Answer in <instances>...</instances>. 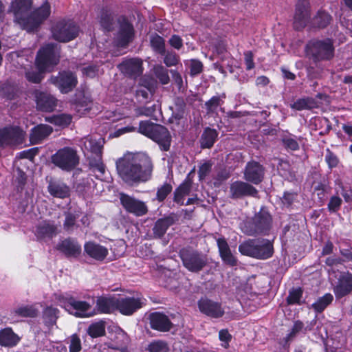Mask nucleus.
Instances as JSON below:
<instances>
[{
	"mask_svg": "<svg viewBox=\"0 0 352 352\" xmlns=\"http://www.w3.org/2000/svg\"><path fill=\"white\" fill-rule=\"evenodd\" d=\"M59 61V46L50 43L43 46L38 52L36 64L39 72L28 71L25 76L28 81L38 83L42 79L41 73L50 71Z\"/></svg>",
	"mask_w": 352,
	"mask_h": 352,
	"instance_id": "nucleus-2",
	"label": "nucleus"
},
{
	"mask_svg": "<svg viewBox=\"0 0 352 352\" xmlns=\"http://www.w3.org/2000/svg\"><path fill=\"white\" fill-rule=\"evenodd\" d=\"M146 304V299L141 296L117 298V310L125 316L132 315Z\"/></svg>",
	"mask_w": 352,
	"mask_h": 352,
	"instance_id": "nucleus-15",
	"label": "nucleus"
},
{
	"mask_svg": "<svg viewBox=\"0 0 352 352\" xmlns=\"http://www.w3.org/2000/svg\"><path fill=\"white\" fill-rule=\"evenodd\" d=\"M336 298H342L352 292V274H342L338 278V283L333 289Z\"/></svg>",
	"mask_w": 352,
	"mask_h": 352,
	"instance_id": "nucleus-24",
	"label": "nucleus"
},
{
	"mask_svg": "<svg viewBox=\"0 0 352 352\" xmlns=\"http://www.w3.org/2000/svg\"><path fill=\"white\" fill-rule=\"evenodd\" d=\"M272 217L264 208L255 214L252 220L245 224L244 232L248 235L266 234L270 230Z\"/></svg>",
	"mask_w": 352,
	"mask_h": 352,
	"instance_id": "nucleus-8",
	"label": "nucleus"
},
{
	"mask_svg": "<svg viewBox=\"0 0 352 352\" xmlns=\"http://www.w3.org/2000/svg\"><path fill=\"white\" fill-rule=\"evenodd\" d=\"M211 169V165L209 163L203 164L199 169L198 175L199 179H204L206 176L210 173Z\"/></svg>",
	"mask_w": 352,
	"mask_h": 352,
	"instance_id": "nucleus-62",
	"label": "nucleus"
},
{
	"mask_svg": "<svg viewBox=\"0 0 352 352\" xmlns=\"http://www.w3.org/2000/svg\"><path fill=\"white\" fill-rule=\"evenodd\" d=\"M50 195L58 198H65L69 195V188L63 183L52 182L48 186Z\"/></svg>",
	"mask_w": 352,
	"mask_h": 352,
	"instance_id": "nucleus-35",
	"label": "nucleus"
},
{
	"mask_svg": "<svg viewBox=\"0 0 352 352\" xmlns=\"http://www.w3.org/2000/svg\"><path fill=\"white\" fill-rule=\"evenodd\" d=\"M116 168L122 179L133 185L151 179L153 165L144 153H127L116 162Z\"/></svg>",
	"mask_w": 352,
	"mask_h": 352,
	"instance_id": "nucleus-1",
	"label": "nucleus"
},
{
	"mask_svg": "<svg viewBox=\"0 0 352 352\" xmlns=\"http://www.w3.org/2000/svg\"><path fill=\"white\" fill-rule=\"evenodd\" d=\"M239 252L245 256L258 259H267L273 254V247L266 239H248L239 246Z\"/></svg>",
	"mask_w": 352,
	"mask_h": 352,
	"instance_id": "nucleus-6",
	"label": "nucleus"
},
{
	"mask_svg": "<svg viewBox=\"0 0 352 352\" xmlns=\"http://www.w3.org/2000/svg\"><path fill=\"white\" fill-rule=\"evenodd\" d=\"M180 258L184 266L191 272L201 271L207 264V258L204 255L192 250H182Z\"/></svg>",
	"mask_w": 352,
	"mask_h": 352,
	"instance_id": "nucleus-12",
	"label": "nucleus"
},
{
	"mask_svg": "<svg viewBox=\"0 0 352 352\" xmlns=\"http://www.w3.org/2000/svg\"><path fill=\"white\" fill-rule=\"evenodd\" d=\"M303 327V324L300 321H296L294 322V326L292 327V331L287 335L286 339L287 340H289L292 339L297 333L302 330Z\"/></svg>",
	"mask_w": 352,
	"mask_h": 352,
	"instance_id": "nucleus-59",
	"label": "nucleus"
},
{
	"mask_svg": "<svg viewBox=\"0 0 352 352\" xmlns=\"http://www.w3.org/2000/svg\"><path fill=\"white\" fill-rule=\"evenodd\" d=\"M69 352H80L81 346V340L80 338L76 335L74 334L69 338Z\"/></svg>",
	"mask_w": 352,
	"mask_h": 352,
	"instance_id": "nucleus-52",
	"label": "nucleus"
},
{
	"mask_svg": "<svg viewBox=\"0 0 352 352\" xmlns=\"http://www.w3.org/2000/svg\"><path fill=\"white\" fill-rule=\"evenodd\" d=\"M172 191V186L169 184H164L160 186L157 191L156 199L159 201H164L167 195Z\"/></svg>",
	"mask_w": 352,
	"mask_h": 352,
	"instance_id": "nucleus-51",
	"label": "nucleus"
},
{
	"mask_svg": "<svg viewBox=\"0 0 352 352\" xmlns=\"http://www.w3.org/2000/svg\"><path fill=\"white\" fill-rule=\"evenodd\" d=\"M170 226V220L168 219H159L153 228L154 234L158 236H162L166 232L168 227Z\"/></svg>",
	"mask_w": 352,
	"mask_h": 352,
	"instance_id": "nucleus-43",
	"label": "nucleus"
},
{
	"mask_svg": "<svg viewBox=\"0 0 352 352\" xmlns=\"http://www.w3.org/2000/svg\"><path fill=\"white\" fill-rule=\"evenodd\" d=\"M302 295V291L298 288L292 290L287 298L289 304H300V300Z\"/></svg>",
	"mask_w": 352,
	"mask_h": 352,
	"instance_id": "nucleus-53",
	"label": "nucleus"
},
{
	"mask_svg": "<svg viewBox=\"0 0 352 352\" xmlns=\"http://www.w3.org/2000/svg\"><path fill=\"white\" fill-rule=\"evenodd\" d=\"M46 120L60 127L67 126L72 122V117L69 114H58L46 118Z\"/></svg>",
	"mask_w": 352,
	"mask_h": 352,
	"instance_id": "nucleus-40",
	"label": "nucleus"
},
{
	"mask_svg": "<svg viewBox=\"0 0 352 352\" xmlns=\"http://www.w3.org/2000/svg\"><path fill=\"white\" fill-rule=\"evenodd\" d=\"M283 142L284 145L291 150L296 151L298 150L299 148V144L298 142L292 138H285L283 140Z\"/></svg>",
	"mask_w": 352,
	"mask_h": 352,
	"instance_id": "nucleus-58",
	"label": "nucleus"
},
{
	"mask_svg": "<svg viewBox=\"0 0 352 352\" xmlns=\"http://www.w3.org/2000/svg\"><path fill=\"white\" fill-rule=\"evenodd\" d=\"M57 248L67 256L77 257L81 252V246L77 241L71 239H67L61 241L58 245Z\"/></svg>",
	"mask_w": 352,
	"mask_h": 352,
	"instance_id": "nucleus-31",
	"label": "nucleus"
},
{
	"mask_svg": "<svg viewBox=\"0 0 352 352\" xmlns=\"http://www.w3.org/2000/svg\"><path fill=\"white\" fill-rule=\"evenodd\" d=\"M34 96L38 109L43 111H52L56 107L57 100L53 96L39 91H36Z\"/></svg>",
	"mask_w": 352,
	"mask_h": 352,
	"instance_id": "nucleus-23",
	"label": "nucleus"
},
{
	"mask_svg": "<svg viewBox=\"0 0 352 352\" xmlns=\"http://www.w3.org/2000/svg\"><path fill=\"white\" fill-rule=\"evenodd\" d=\"M84 250L87 255L97 261H103L109 254L106 247L93 241L85 243Z\"/></svg>",
	"mask_w": 352,
	"mask_h": 352,
	"instance_id": "nucleus-27",
	"label": "nucleus"
},
{
	"mask_svg": "<svg viewBox=\"0 0 352 352\" xmlns=\"http://www.w3.org/2000/svg\"><path fill=\"white\" fill-rule=\"evenodd\" d=\"M179 62V57L173 52H168L166 54L164 63L167 67L175 66Z\"/></svg>",
	"mask_w": 352,
	"mask_h": 352,
	"instance_id": "nucleus-54",
	"label": "nucleus"
},
{
	"mask_svg": "<svg viewBox=\"0 0 352 352\" xmlns=\"http://www.w3.org/2000/svg\"><path fill=\"white\" fill-rule=\"evenodd\" d=\"M333 300L332 294L327 293L323 296L319 298L314 303L311 305V307L318 313L323 311L328 305H329Z\"/></svg>",
	"mask_w": 352,
	"mask_h": 352,
	"instance_id": "nucleus-39",
	"label": "nucleus"
},
{
	"mask_svg": "<svg viewBox=\"0 0 352 352\" xmlns=\"http://www.w3.org/2000/svg\"><path fill=\"white\" fill-rule=\"evenodd\" d=\"M20 341V338L11 328H5L0 331V344L5 346H14Z\"/></svg>",
	"mask_w": 352,
	"mask_h": 352,
	"instance_id": "nucleus-33",
	"label": "nucleus"
},
{
	"mask_svg": "<svg viewBox=\"0 0 352 352\" xmlns=\"http://www.w3.org/2000/svg\"><path fill=\"white\" fill-rule=\"evenodd\" d=\"M264 175L263 166L256 162H249L244 172V178L254 184H259Z\"/></svg>",
	"mask_w": 352,
	"mask_h": 352,
	"instance_id": "nucleus-22",
	"label": "nucleus"
},
{
	"mask_svg": "<svg viewBox=\"0 0 352 352\" xmlns=\"http://www.w3.org/2000/svg\"><path fill=\"white\" fill-rule=\"evenodd\" d=\"M50 14L51 5L45 1L30 14L25 30L28 32L34 31L50 16Z\"/></svg>",
	"mask_w": 352,
	"mask_h": 352,
	"instance_id": "nucleus-14",
	"label": "nucleus"
},
{
	"mask_svg": "<svg viewBox=\"0 0 352 352\" xmlns=\"http://www.w3.org/2000/svg\"><path fill=\"white\" fill-rule=\"evenodd\" d=\"M38 314V310L33 305L21 306L14 309L11 312V317L12 320L17 318H34Z\"/></svg>",
	"mask_w": 352,
	"mask_h": 352,
	"instance_id": "nucleus-34",
	"label": "nucleus"
},
{
	"mask_svg": "<svg viewBox=\"0 0 352 352\" xmlns=\"http://www.w3.org/2000/svg\"><path fill=\"white\" fill-rule=\"evenodd\" d=\"M32 0H14L12 2L9 12L14 15V21L25 30L30 16Z\"/></svg>",
	"mask_w": 352,
	"mask_h": 352,
	"instance_id": "nucleus-13",
	"label": "nucleus"
},
{
	"mask_svg": "<svg viewBox=\"0 0 352 352\" xmlns=\"http://www.w3.org/2000/svg\"><path fill=\"white\" fill-rule=\"evenodd\" d=\"M230 193L232 197L239 198L243 196H256L257 190L248 183L236 181L231 184Z\"/></svg>",
	"mask_w": 352,
	"mask_h": 352,
	"instance_id": "nucleus-25",
	"label": "nucleus"
},
{
	"mask_svg": "<svg viewBox=\"0 0 352 352\" xmlns=\"http://www.w3.org/2000/svg\"><path fill=\"white\" fill-rule=\"evenodd\" d=\"M245 63L246 69L250 70L254 67V63L253 61V54L251 51H246L244 52Z\"/></svg>",
	"mask_w": 352,
	"mask_h": 352,
	"instance_id": "nucleus-60",
	"label": "nucleus"
},
{
	"mask_svg": "<svg viewBox=\"0 0 352 352\" xmlns=\"http://www.w3.org/2000/svg\"><path fill=\"white\" fill-rule=\"evenodd\" d=\"M143 62L140 58H131L124 59L118 67L124 75L135 78L143 72Z\"/></svg>",
	"mask_w": 352,
	"mask_h": 352,
	"instance_id": "nucleus-19",
	"label": "nucleus"
},
{
	"mask_svg": "<svg viewBox=\"0 0 352 352\" xmlns=\"http://www.w3.org/2000/svg\"><path fill=\"white\" fill-rule=\"evenodd\" d=\"M325 161L331 168L336 167L338 164V157L329 149L326 151Z\"/></svg>",
	"mask_w": 352,
	"mask_h": 352,
	"instance_id": "nucleus-56",
	"label": "nucleus"
},
{
	"mask_svg": "<svg viewBox=\"0 0 352 352\" xmlns=\"http://www.w3.org/2000/svg\"><path fill=\"white\" fill-rule=\"evenodd\" d=\"M59 310L57 308L47 307L43 311V319L47 326L54 325L58 317Z\"/></svg>",
	"mask_w": 352,
	"mask_h": 352,
	"instance_id": "nucleus-41",
	"label": "nucleus"
},
{
	"mask_svg": "<svg viewBox=\"0 0 352 352\" xmlns=\"http://www.w3.org/2000/svg\"><path fill=\"white\" fill-rule=\"evenodd\" d=\"M120 199L124 208L135 216H143L148 212L147 206L142 201L124 193L120 194Z\"/></svg>",
	"mask_w": 352,
	"mask_h": 352,
	"instance_id": "nucleus-17",
	"label": "nucleus"
},
{
	"mask_svg": "<svg viewBox=\"0 0 352 352\" xmlns=\"http://www.w3.org/2000/svg\"><path fill=\"white\" fill-rule=\"evenodd\" d=\"M309 19V3L308 0H299L296 4L294 17V25L296 30L306 26Z\"/></svg>",
	"mask_w": 352,
	"mask_h": 352,
	"instance_id": "nucleus-20",
	"label": "nucleus"
},
{
	"mask_svg": "<svg viewBox=\"0 0 352 352\" xmlns=\"http://www.w3.org/2000/svg\"><path fill=\"white\" fill-rule=\"evenodd\" d=\"M52 126L47 124H40L34 127L30 133V140L32 144L41 143L52 132Z\"/></svg>",
	"mask_w": 352,
	"mask_h": 352,
	"instance_id": "nucleus-32",
	"label": "nucleus"
},
{
	"mask_svg": "<svg viewBox=\"0 0 352 352\" xmlns=\"http://www.w3.org/2000/svg\"><path fill=\"white\" fill-rule=\"evenodd\" d=\"M55 300L58 305L76 317L89 318L96 314L90 303L78 300L69 294H55Z\"/></svg>",
	"mask_w": 352,
	"mask_h": 352,
	"instance_id": "nucleus-5",
	"label": "nucleus"
},
{
	"mask_svg": "<svg viewBox=\"0 0 352 352\" xmlns=\"http://www.w3.org/2000/svg\"><path fill=\"white\" fill-rule=\"evenodd\" d=\"M155 110V106L150 107H142L137 109L138 116H151Z\"/></svg>",
	"mask_w": 352,
	"mask_h": 352,
	"instance_id": "nucleus-63",
	"label": "nucleus"
},
{
	"mask_svg": "<svg viewBox=\"0 0 352 352\" xmlns=\"http://www.w3.org/2000/svg\"><path fill=\"white\" fill-rule=\"evenodd\" d=\"M219 338L221 340V346L226 349L229 346V342L232 339V336L226 329H221L219 333Z\"/></svg>",
	"mask_w": 352,
	"mask_h": 352,
	"instance_id": "nucleus-55",
	"label": "nucleus"
},
{
	"mask_svg": "<svg viewBox=\"0 0 352 352\" xmlns=\"http://www.w3.org/2000/svg\"><path fill=\"white\" fill-rule=\"evenodd\" d=\"M190 74L192 76H195L200 74L203 69V64L201 61L197 60H191L190 65Z\"/></svg>",
	"mask_w": 352,
	"mask_h": 352,
	"instance_id": "nucleus-57",
	"label": "nucleus"
},
{
	"mask_svg": "<svg viewBox=\"0 0 352 352\" xmlns=\"http://www.w3.org/2000/svg\"><path fill=\"white\" fill-rule=\"evenodd\" d=\"M136 98L141 102L149 98L151 96V88L148 84H140L135 93Z\"/></svg>",
	"mask_w": 352,
	"mask_h": 352,
	"instance_id": "nucleus-45",
	"label": "nucleus"
},
{
	"mask_svg": "<svg viewBox=\"0 0 352 352\" xmlns=\"http://www.w3.org/2000/svg\"><path fill=\"white\" fill-rule=\"evenodd\" d=\"M52 162L62 170L70 171L78 164L79 158L74 149L65 147L52 156Z\"/></svg>",
	"mask_w": 352,
	"mask_h": 352,
	"instance_id": "nucleus-11",
	"label": "nucleus"
},
{
	"mask_svg": "<svg viewBox=\"0 0 352 352\" xmlns=\"http://www.w3.org/2000/svg\"><path fill=\"white\" fill-rule=\"evenodd\" d=\"M307 52L314 61L330 60L334 54L333 42L329 38L311 41L307 45Z\"/></svg>",
	"mask_w": 352,
	"mask_h": 352,
	"instance_id": "nucleus-10",
	"label": "nucleus"
},
{
	"mask_svg": "<svg viewBox=\"0 0 352 352\" xmlns=\"http://www.w3.org/2000/svg\"><path fill=\"white\" fill-rule=\"evenodd\" d=\"M138 131L156 142L162 150L169 149L171 138L169 131L164 126L148 121H142L140 122Z\"/></svg>",
	"mask_w": 352,
	"mask_h": 352,
	"instance_id": "nucleus-7",
	"label": "nucleus"
},
{
	"mask_svg": "<svg viewBox=\"0 0 352 352\" xmlns=\"http://www.w3.org/2000/svg\"><path fill=\"white\" fill-rule=\"evenodd\" d=\"M113 17L111 13L107 10H102L100 16V23L102 28L109 31L111 28Z\"/></svg>",
	"mask_w": 352,
	"mask_h": 352,
	"instance_id": "nucleus-44",
	"label": "nucleus"
},
{
	"mask_svg": "<svg viewBox=\"0 0 352 352\" xmlns=\"http://www.w3.org/2000/svg\"><path fill=\"white\" fill-rule=\"evenodd\" d=\"M96 309L102 314H109L117 309V298L100 296L96 300Z\"/></svg>",
	"mask_w": 352,
	"mask_h": 352,
	"instance_id": "nucleus-30",
	"label": "nucleus"
},
{
	"mask_svg": "<svg viewBox=\"0 0 352 352\" xmlns=\"http://www.w3.org/2000/svg\"><path fill=\"white\" fill-rule=\"evenodd\" d=\"M217 243L219 255L223 262L230 266L236 265L237 259L232 253L226 240L224 238H219Z\"/></svg>",
	"mask_w": 352,
	"mask_h": 352,
	"instance_id": "nucleus-26",
	"label": "nucleus"
},
{
	"mask_svg": "<svg viewBox=\"0 0 352 352\" xmlns=\"http://www.w3.org/2000/svg\"><path fill=\"white\" fill-rule=\"evenodd\" d=\"M218 133L216 130L207 128L204 130L201 138V146L202 148H210L215 142Z\"/></svg>",
	"mask_w": 352,
	"mask_h": 352,
	"instance_id": "nucleus-36",
	"label": "nucleus"
},
{
	"mask_svg": "<svg viewBox=\"0 0 352 352\" xmlns=\"http://www.w3.org/2000/svg\"><path fill=\"white\" fill-rule=\"evenodd\" d=\"M313 106V100L311 98H301L297 100L292 104L291 108L300 111L302 109H310Z\"/></svg>",
	"mask_w": 352,
	"mask_h": 352,
	"instance_id": "nucleus-47",
	"label": "nucleus"
},
{
	"mask_svg": "<svg viewBox=\"0 0 352 352\" xmlns=\"http://www.w3.org/2000/svg\"><path fill=\"white\" fill-rule=\"evenodd\" d=\"M104 140L99 137H87L84 140L83 147L89 153L87 154L90 169L95 174L96 177L102 179L105 173V167L102 162V149Z\"/></svg>",
	"mask_w": 352,
	"mask_h": 352,
	"instance_id": "nucleus-3",
	"label": "nucleus"
},
{
	"mask_svg": "<svg viewBox=\"0 0 352 352\" xmlns=\"http://www.w3.org/2000/svg\"><path fill=\"white\" fill-rule=\"evenodd\" d=\"M78 32V27L71 20L60 19L51 28L52 37L59 42L66 43L74 39Z\"/></svg>",
	"mask_w": 352,
	"mask_h": 352,
	"instance_id": "nucleus-9",
	"label": "nucleus"
},
{
	"mask_svg": "<svg viewBox=\"0 0 352 352\" xmlns=\"http://www.w3.org/2000/svg\"><path fill=\"white\" fill-rule=\"evenodd\" d=\"M223 103L220 96H213L205 104L208 112H214Z\"/></svg>",
	"mask_w": 352,
	"mask_h": 352,
	"instance_id": "nucleus-50",
	"label": "nucleus"
},
{
	"mask_svg": "<svg viewBox=\"0 0 352 352\" xmlns=\"http://www.w3.org/2000/svg\"><path fill=\"white\" fill-rule=\"evenodd\" d=\"M198 307L201 313L212 318H220L224 314L220 304L207 298L199 300Z\"/></svg>",
	"mask_w": 352,
	"mask_h": 352,
	"instance_id": "nucleus-21",
	"label": "nucleus"
},
{
	"mask_svg": "<svg viewBox=\"0 0 352 352\" xmlns=\"http://www.w3.org/2000/svg\"><path fill=\"white\" fill-rule=\"evenodd\" d=\"M148 350L150 352H168V347L164 341L155 340L149 344Z\"/></svg>",
	"mask_w": 352,
	"mask_h": 352,
	"instance_id": "nucleus-48",
	"label": "nucleus"
},
{
	"mask_svg": "<svg viewBox=\"0 0 352 352\" xmlns=\"http://www.w3.org/2000/svg\"><path fill=\"white\" fill-rule=\"evenodd\" d=\"M51 82L55 85L63 94L71 91L77 84L76 76L69 72H63L57 76L51 78Z\"/></svg>",
	"mask_w": 352,
	"mask_h": 352,
	"instance_id": "nucleus-18",
	"label": "nucleus"
},
{
	"mask_svg": "<svg viewBox=\"0 0 352 352\" xmlns=\"http://www.w3.org/2000/svg\"><path fill=\"white\" fill-rule=\"evenodd\" d=\"M331 21V16L324 11H318L313 18L311 25L314 28H324L327 27Z\"/></svg>",
	"mask_w": 352,
	"mask_h": 352,
	"instance_id": "nucleus-37",
	"label": "nucleus"
},
{
	"mask_svg": "<svg viewBox=\"0 0 352 352\" xmlns=\"http://www.w3.org/2000/svg\"><path fill=\"white\" fill-rule=\"evenodd\" d=\"M154 72L157 78L160 82L164 84H168L170 78L168 74V70L162 65H157L154 68Z\"/></svg>",
	"mask_w": 352,
	"mask_h": 352,
	"instance_id": "nucleus-49",
	"label": "nucleus"
},
{
	"mask_svg": "<svg viewBox=\"0 0 352 352\" xmlns=\"http://www.w3.org/2000/svg\"><path fill=\"white\" fill-rule=\"evenodd\" d=\"M56 232V227L48 223L40 224L36 228V235L38 238L52 237Z\"/></svg>",
	"mask_w": 352,
	"mask_h": 352,
	"instance_id": "nucleus-38",
	"label": "nucleus"
},
{
	"mask_svg": "<svg viewBox=\"0 0 352 352\" xmlns=\"http://www.w3.org/2000/svg\"><path fill=\"white\" fill-rule=\"evenodd\" d=\"M151 327L160 331H168L172 327L169 318L164 314L160 312L153 313L150 316Z\"/></svg>",
	"mask_w": 352,
	"mask_h": 352,
	"instance_id": "nucleus-28",
	"label": "nucleus"
},
{
	"mask_svg": "<svg viewBox=\"0 0 352 352\" xmlns=\"http://www.w3.org/2000/svg\"><path fill=\"white\" fill-rule=\"evenodd\" d=\"M133 37V28L129 22L124 21L121 23L117 36L118 45L125 47Z\"/></svg>",
	"mask_w": 352,
	"mask_h": 352,
	"instance_id": "nucleus-29",
	"label": "nucleus"
},
{
	"mask_svg": "<svg viewBox=\"0 0 352 352\" xmlns=\"http://www.w3.org/2000/svg\"><path fill=\"white\" fill-rule=\"evenodd\" d=\"M25 133L17 126L5 128L0 130V147L5 145L22 144Z\"/></svg>",
	"mask_w": 352,
	"mask_h": 352,
	"instance_id": "nucleus-16",
	"label": "nucleus"
},
{
	"mask_svg": "<svg viewBox=\"0 0 352 352\" xmlns=\"http://www.w3.org/2000/svg\"><path fill=\"white\" fill-rule=\"evenodd\" d=\"M170 45L177 50H179L183 45L182 39L177 35H173L169 40Z\"/></svg>",
	"mask_w": 352,
	"mask_h": 352,
	"instance_id": "nucleus-64",
	"label": "nucleus"
},
{
	"mask_svg": "<svg viewBox=\"0 0 352 352\" xmlns=\"http://www.w3.org/2000/svg\"><path fill=\"white\" fill-rule=\"evenodd\" d=\"M151 44L153 50L158 53L162 54L165 52L164 40L160 36H153L151 38Z\"/></svg>",
	"mask_w": 352,
	"mask_h": 352,
	"instance_id": "nucleus-46",
	"label": "nucleus"
},
{
	"mask_svg": "<svg viewBox=\"0 0 352 352\" xmlns=\"http://www.w3.org/2000/svg\"><path fill=\"white\" fill-rule=\"evenodd\" d=\"M75 221L76 217L70 213L67 214L64 222V228L67 230H72L75 225Z\"/></svg>",
	"mask_w": 352,
	"mask_h": 352,
	"instance_id": "nucleus-61",
	"label": "nucleus"
},
{
	"mask_svg": "<svg viewBox=\"0 0 352 352\" xmlns=\"http://www.w3.org/2000/svg\"><path fill=\"white\" fill-rule=\"evenodd\" d=\"M88 334L92 338H97L104 335L105 325L102 321L92 323L87 329Z\"/></svg>",
	"mask_w": 352,
	"mask_h": 352,
	"instance_id": "nucleus-42",
	"label": "nucleus"
},
{
	"mask_svg": "<svg viewBox=\"0 0 352 352\" xmlns=\"http://www.w3.org/2000/svg\"><path fill=\"white\" fill-rule=\"evenodd\" d=\"M104 140L99 137H87L84 140L83 147L89 153L87 154L90 169L95 174L96 177L102 179L105 173V167L102 162V149Z\"/></svg>",
	"mask_w": 352,
	"mask_h": 352,
	"instance_id": "nucleus-4",
	"label": "nucleus"
}]
</instances>
